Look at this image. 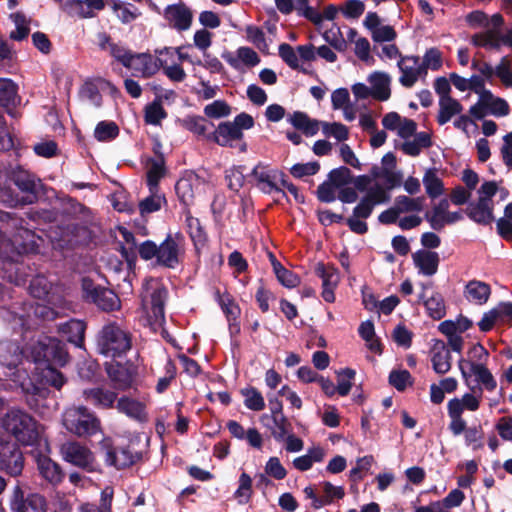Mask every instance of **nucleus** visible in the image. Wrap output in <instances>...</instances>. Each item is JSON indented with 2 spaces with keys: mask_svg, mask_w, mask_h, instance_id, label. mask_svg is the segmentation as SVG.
<instances>
[{
  "mask_svg": "<svg viewBox=\"0 0 512 512\" xmlns=\"http://www.w3.org/2000/svg\"><path fill=\"white\" fill-rule=\"evenodd\" d=\"M355 374V371L350 368H346L338 372L336 387L339 395L346 396L349 394Z\"/></svg>",
  "mask_w": 512,
  "mask_h": 512,
  "instance_id": "nucleus-63",
  "label": "nucleus"
},
{
  "mask_svg": "<svg viewBox=\"0 0 512 512\" xmlns=\"http://www.w3.org/2000/svg\"><path fill=\"white\" fill-rule=\"evenodd\" d=\"M3 426L24 445H34L41 433V426L37 421L24 410L17 408H12L6 413Z\"/></svg>",
  "mask_w": 512,
  "mask_h": 512,
  "instance_id": "nucleus-3",
  "label": "nucleus"
},
{
  "mask_svg": "<svg viewBox=\"0 0 512 512\" xmlns=\"http://www.w3.org/2000/svg\"><path fill=\"white\" fill-rule=\"evenodd\" d=\"M132 347V334L116 322L105 324L96 338L99 354L116 358L125 355Z\"/></svg>",
  "mask_w": 512,
  "mask_h": 512,
  "instance_id": "nucleus-1",
  "label": "nucleus"
},
{
  "mask_svg": "<svg viewBox=\"0 0 512 512\" xmlns=\"http://www.w3.org/2000/svg\"><path fill=\"white\" fill-rule=\"evenodd\" d=\"M82 289L84 298L102 311L111 312L121 307V301L113 290L97 285L88 278L83 279Z\"/></svg>",
  "mask_w": 512,
  "mask_h": 512,
  "instance_id": "nucleus-7",
  "label": "nucleus"
},
{
  "mask_svg": "<svg viewBox=\"0 0 512 512\" xmlns=\"http://www.w3.org/2000/svg\"><path fill=\"white\" fill-rule=\"evenodd\" d=\"M86 324L84 321L71 319L58 325V332L67 339L68 342L77 347H82Z\"/></svg>",
  "mask_w": 512,
  "mask_h": 512,
  "instance_id": "nucleus-25",
  "label": "nucleus"
},
{
  "mask_svg": "<svg viewBox=\"0 0 512 512\" xmlns=\"http://www.w3.org/2000/svg\"><path fill=\"white\" fill-rule=\"evenodd\" d=\"M274 273L277 280L287 288H294L300 283L299 277L292 271L286 269L281 263L274 264Z\"/></svg>",
  "mask_w": 512,
  "mask_h": 512,
  "instance_id": "nucleus-59",
  "label": "nucleus"
},
{
  "mask_svg": "<svg viewBox=\"0 0 512 512\" xmlns=\"http://www.w3.org/2000/svg\"><path fill=\"white\" fill-rule=\"evenodd\" d=\"M105 371L114 388L123 391L132 387L137 375V368L128 362L125 364L116 361L106 362Z\"/></svg>",
  "mask_w": 512,
  "mask_h": 512,
  "instance_id": "nucleus-14",
  "label": "nucleus"
},
{
  "mask_svg": "<svg viewBox=\"0 0 512 512\" xmlns=\"http://www.w3.org/2000/svg\"><path fill=\"white\" fill-rule=\"evenodd\" d=\"M212 138L218 145L232 147V142L243 138V132L236 127L232 122H222L213 132Z\"/></svg>",
  "mask_w": 512,
  "mask_h": 512,
  "instance_id": "nucleus-28",
  "label": "nucleus"
},
{
  "mask_svg": "<svg viewBox=\"0 0 512 512\" xmlns=\"http://www.w3.org/2000/svg\"><path fill=\"white\" fill-rule=\"evenodd\" d=\"M99 448L104 454L105 463L117 469L127 468L140 459V454L132 452L129 448H114L110 438H103L99 443Z\"/></svg>",
  "mask_w": 512,
  "mask_h": 512,
  "instance_id": "nucleus-9",
  "label": "nucleus"
},
{
  "mask_svg": "<svg viewBox=\"0 0 512 512\" xmlns=\"http://www.w3.org/2000/svg\"><path fill=\"white\" fill-rule=\"evenodd\" d=\"M62 424L71 434L79 438L91 437L101 432V421L85 406H72L64 410Z\"/></svg>",
  "mask_w": 512,
  "mask_h": 512,
  "instance_id": "nucleus-4",
  "label": "nucleus"
},
{
  "mask_svg": "<svg viewBox=\"0 0 512 512\" xmlns=\"http://www.w3.org/2000/svg\"><path fill=\"white\" fill-rule=\"evenodd\" d=\"M40 375L41 381L44 384L50 385L56 388L57 390H60L61 387L66 382V379L63 376V374L54 367H52L51 365H45V367L41 369Z\"/></svg>",
  "mask_w": 512,
  "mask_h": 512,
  "instance_id": "nucleus-52",
  "label": "nucleus"
},
{
  "mask_svg": "<svg viewBox=\"0 0 512 512\" xmlns=\"http://www.w3.org/2000/svg\"><path fill=\"white\" fill-rule=\"evenodd\" d=\"M369 81L371 83L372 97L379 101H386L390 98V82L391 78L383 72L373 73Z\"/></svg>",
  "mask_w": 512,
  "mask_h": 512,
  "instance_id": "nucleus-34",
  "label": "nucleus"
},
{
  "mask_svg": "<svg viewBox=\"0 0 512 512\" xmlns=\"http://www.w3.org/2000/svg\"><path fill=\"white\" fill-rule=\"evenodd\" d=\"M24 220L13 215L10 223L6 225L5 233H10L14 242L24 251H33L36 247L34 233L23 226Z\"/></svg>",
  "mask_w": 512,
  "mask_h": 512,
  "instance_id": "nucleus-17",
  "label": "nucleus"
},
{
  "mask_svg": "<svg viewBox=\"0 0 512 512\" xmlns=\"http://www.w3.org/2000/svg\"><path fill=\"white\" fill-rule=\"evenodd\" d=\"M83 397L87 402L91 403L97 408L109 409L113 407L117 398V394L104 388L95 387L91 389H85L83 391Z\"/></svg>",
  "mask_w": 512,
  "mask_h": 512,
  "instance_id": "nucleus-27",
  "label": "nucleus"
},
{
  "mask_svg": "<svg viewBox=\"0 0 512 512\" xmlns=\"http://www.w3.org/2000/svg\"><path fill=\"white\" fill-rule=\"evenodd\" d=\"M116 407L121 413H124L137 421L144 422L147 420L145 406L137 400L128 397H121L117 401Z\"/></svg>",
  "mask_w": 512,
  "mask_h": 512,
  "instance_id": "nucleus-36",
  "label": "nucleus"
},
{
  "mask_svg": "<svg viewBox=\"0 0 512 512\" xmlns=\"http://www.w3.org/2000/svg\"><path fill=\"white\" fill-rule=\"evenodd\" d=\"M462 111L463 106L458 100L452 97L439 99L437 122L439 125H444L449 122L452 117L459 115Z\"/></svg>",
  "mask_w": 512,
  "mask_h": 512,
  "instance_id": "nucleus-40",
  "label": "nucleus"
},
{
  "mask_svg": "<svg viewBox=\"0 0 512 512\" xmlns=\"http://www.w3.org/2000/svg\"><path fill=\"white\" fill-rule=\"evenodd\" d=\"M401 72L399 82L407 88L412 87L421 76H426L427 71L421 66L418 56H403L397 63Z\"/></svg>",
  "mask_w": 512,
  "mask_h": 512,
  "instance_id": "nucleus-18",
  "label": "nucleus"
},
{
  "mask_svg": "<svg viewBox=\"0 0 512 512\" xmlns=\"http://www.w3.org/2000/svg\"><path fill=\"white\" fill-rule=\"evenodd\" d=\"M9 182L18 189L21 199L28 205L37 201L41 181L34 174L18 169L12 172Z\"/></svg>",
  "mask_w": 512,
  "mask_h": 512,
  "instance_id": "nucleus-11",
  "label": "nucleus"
},
{
  "mask_svg": "<svg viewBox=\"0 0 512 512\" xmlns=\"http://www.w3.org/2000/svg\"><path fill=\"white\" fill-rule=\"evenodd\" d=\"M491 294L490 286L482 281L472 280L469 281L465 287V296L470 302L479 305L485 304Z\"/></svg>",
  "mask_w": 512,
  "mask_h": 512,
  "instance_id": "nucleus-37",
  "label": "nucleus"
},
{
  "mask_svg": "<svg viewBox=\"0 0 512 512\" xmlns=\"http://www.w3.org/2000/svg\"><path fill=\"white\" fill-rule=\"evenodd\" d=\"M165 202V197L158 193V190L151 192V195L143 199L139 203V211L141 215L150 214L161 209Z\"/></svg>",
  "mask_w": 512,
  "mask_h": 512,
  "instance_id": "nucleus-55",
  "label": "nucleus"
},
{
  "mask_svg": "<svg viewBox=\"0 0 512 512\" xmlns=\"http://www.w3.org/2000/svg\"><path fill=\"white\" fill-rule=\"evenodd\" d=\"M412 258L420 273L426 276H432L436 274L440 262V258L437 252L422 249L416 251L412 255Z\"/></svg>",
  "mask_w": 512,
  "mask_h": 512,
  "instance_id": "nucleus-24",
  "label": "nucleus"
},
{
  "mask_svg": "<svg viewBox=\"0 0 512 512\" xmlns=\"http://www.w3.org/2000/svg\"><path fill=\"white\" fill-rule=\"evenodd\" d=\"M164 162L163 160H151L147 169V185L149 191L153 192L158 190V183L164 176Z\"/></svg>",
  "mask_w": 512,
  "mask_h": 512,
  "instance_id": "nucleus-49",
  "label": "nucleus"
},
{
  "mask_svg": "<svg viewBox=\"0 0 512 512\" xmlns=\"http://www.w3.org/2000/svg\"><path fill=\"white\" fill-rule=\"evenodd\" d=\"M419 298L423 300L426 310L431 318L440 320L445 316V304L441 294L434 293L431 297L426 299V295L423 291L419 295Z\"/></svg>",
  "mask_w": 512,
  "mask_h": 512,
  "instance_id": "nucleus-42",
  "label": "nucleus"
},
{
  "mask_svg": "<svg viewBox=\"0 0 512 512\" xmlns=\"http://www.w3.org/2000/svg\"><path fill=\"white\" fill-rule=\"evenodd\" d=\"M458 366L465 380L468 379L470 374H473L477 383L482 384L486 390L493 391L496 389L497 382L486 367V364L474 363L473 361H466V359L461 358L458 361Z\"/></svg>",
  "mask_w": 512,
  "mask_h": 512,
  "instance_id": "nucleus-16",
  "label": "nucleus"
},
{
  "mask_svg": "<svg viewBox=\"0 0 512 512\" xmlns=\"http://www.w3.org/2000/svg\"><path fill=\"white\" fill-rule=\"evenodd\" d=\"M24 468V456L14 442H0V470L10 476H18Z\"/></svg>",
  "mask_w": 512,
  "mask_h": 512,
  "instance_id": "nucleus-15",
  "label": "nucleus"
},
{
  "mask_svg": "<svg viewBox=\"0 0 512 512\" xmlns=\"http://www.w3.org/2000/svg\"><path fill=\"white\" fill-rule=\"evenodd\" d=\"M0 202L8 207L28 205L24 199H21L18 189L10 182L0 188Z\"/></svg>",
  "mask_w": 512,
  "mask_h": 512,
  "instance_id": "nucleus-46",
  "label": "nucleus"
},
{
  "mask_svg": "<svg viewBox=\"0 0 512 512\" xmlns=\"http://www.w3.org/2000/svg\"><path fill=\"white\" fill-rule=\"evenodd\" d=\"M33 355L36 362L45 365L64 366L69 360L65 344L56 338L50 337H46L34 346Z\"/></svg>",
  "mask_w": 512,
  "mask_h": 512,
  "instance_id": "nucleus-6",
  "label": "nucleus"
},
{
  "mask_svg": "<svg viewBox=\"0 0 512 512\" xmlns=\"http://www.w3.org/2000/svg\"><path fill=\"white\" fill-rule=\"evenodd\" d=\"M480 97L481 103L485 106L488 113L497 117L509 114L508 103L502 98L495 97L489 90L482 91Z\"/></svg>",
  "mask_w": 512,
  "mask_h": 512,
  "instance_id": "nucleus-39",
  "label": "nucleus"
},
{
  "mask_svg": "<svg viewBox=\"0 0 512 512\" xmlns=\"http://www.w3.org/2000/svg\"><path fill=\"white\" fill-rule=\"evenodd\" d=\"M323 491L324 495L322 496V500L315 501L314 508L319 509L325 505L332 503V501L336 499H342L345 495L344 489L340 486H334L330 482L323 483Z\"/></svg>",
  "mask_w": 512,
  "mask_h": 512,
  "instance_id": "nucleus-50",
  "label": "nucleus"
},
{
  "mask_svg": "<svg viewBox=\"0 0 512 512\" xmlns=\"http://www.w3.org/2000/svg\"><path fill=\"white\" fill-rule=\"evenodd\" d=\"M10 509L12 512H46L47 502L42 495L26 494L19 486H16L10 499Z\"/></svg>",
  "mask_w": 512,
  "mask_h": 512,
  "instance_id": "nucleus-13",
  "label": "nucleus"
},
{
  "mask_svg": "<svg viewBox=\"0 0 512 512\" xmlns=\"http://www.w3.org/2000/svg\"><path fill=\"white\" fill-rule=\"evenodd\" d=\"M423 184L425 186L426 193L431 198H437L444 192L443 182L438 177L437 172L434 169H429L425 172Z\"/></svg>",
  "mask_w": 512,
  "mask_h": 512,
  "instance_id": "nucleus-45",
  "label": "nucleus"
},
{
  "mask_svg": "<svg viewBox=\"0 0 512 512\" xmlns=\"http://www.w3.org/2000/svg\"><path fill=\"white\" fill-rule=\"evenodd\" d=\"M433 369L437 374H445L451 369V354L442 345L441 350L435 351L432 356Z\"/></svg>",
  "mask_w": 512,
  "mask_h": 512,
  "instance_id": "nucleus-53",
  "label": "nucleus"
},
{
  "mask_svg": "<svg viewBox=\"0 0 512 512\" xmlns=\"http://www.w3.org/2000/svg\"><path fill=\"white\" fill-rule=\"evenodd\" d=\"M244 397V405L252 411H261L265 408L262 394L254 387L243 388L240 391Z\"/></svg>",
  "mask_w": 512,
  "mask_h": 512,
  "instance_id": "nucleus-48",
  "label": "nucleus"
},
{
  "mask_svg": "<svg viewBox=\"0 0 512 512\" xmlns=\"http://www.w3.org/2000/svg\"><path fill=\"white\" fill-rule=\"evenodd\" d=\"M184 255V239L180 234H168L158 246L157 263L163 267L176 268Z\"/></svg>",
  "mask_w": 512,
  "mask_h": 512,
  "instance_id": "nucleus-8",
  "label": "nucleus"
},
{
  "mask_svg": "<svg viewBox=\"0 0 512 512\" xmlns=\"http://www.w3.org/2000/svg\"><path fill=\"white\" fill-rule=\"evenodd\" d=\"M167 299L168 290L162 283L154 279L146 282L142 294V306L147 315V322L154 331L163 328Z\"/></svg>",
  "mask_w": 512,
  "mask_h": 512,
  "instance_id": "nucleus-2",
  "label": "nucleus"
},
{
  "mask_svg": "<svg viewBox=\"0 0 512 512\" xmlns=\"http://www.w3.org/2000/svg\"><path fill=\"white\" fill-rule=\"evenodd\" d=\"M113 10L117 13L119 20L124 24L134 21L141 15L140 11L135 6L120 2L114 3Z\"/></svg>",
  "mask_w": 512,
  "mask_h": 512,
  "instance_id": "nucleus-60",
  "label": "nucleus"
},
{
  "mask_svg": "<svg viewBox=\"0 0 512 512\" xmlns=\"http://www.w3.org/2000/svg\"><path fill=\"white\" fill-rule=\"evenodd\" d=\"M467 22L473 27H483L484 30L482 32L476 33L471 37V43L476 46L475 39L487 33L489 30H492L494 27L493 16L488 18V16L482 11H473L469 13L466 17Z\"/></svg>",
  "mask_w": 512,
  "mask_h": 512,
  "instance_id": "nucleus-43",
  "label": "nucleus"
},
{
  "mask_svg": "<svg viewBox=\"0 0 512 512\" xmlns=\"http://www.w3.org/2000/svg\"><path fill=\"white\" fill-rule=\"evenodd\" d=\"M51 288L52 284L45 276L37 275L30 281L29 292L34 298L45 299Z\"/></svg>",
  "mask_w": 512,
  "mask_h": 512,
  "instance_id": "nucleus-51",
  "label": "nucleus"
},
{
  "mask_svg": "<svg viewBox=\"0 0 512 512\" xmlns=\"http://www.w3.org/2000/svg\"><path fill=\"white\" fill-rule=\"evenodd\" d=\"M22 253L25 252L20 249L17 251V254L14 255V259H3L7 279L17 286L25 284L28 277V274L25 272L26 267L23 263L18 261V258Z\"/></svg>",
  "mask_w": 512,
  "mask_h": 512,
  "instance_id": "nucleus-30",
  "label": "nucleus"
},
{
  "mask_svg": "<svg viewBox=\"0 0 512 512\" xmlns=\"http://www.w3.org/2000/svg\"><path fill=\"white\" fill-rule=\"evenodd\" d=\"M494 27L484 35H480L475 39L476 47L485 49L499 50L502 45H508L512 48V29L507 33L502 32L504 19L501 14L493 15Z\"/></svg>",
  "mask_w": 512,
  "mask_h": 512,
  "instance_id": "nucleus-12",
  "label": "nucleus"
},
{
  "mask_svg": "<svg viewBox=\"0 0 512 512\" xmlns=\"http://www.w3.org/2000/svg\"><path fill=\"white\" fill-rule=\"evenodd\" d=\"M326 455L325 450L320 447H312L308 449L305 455L296 457L292 464L298 471L304 472L312 468L314 463H320L324 460Z\"/></svg>",
  "mask_w": 512,
  "mask_h": 512,
  "instance_id": "nucleus-38",
  "label": "nucleus"
},
{
  "mask_svg": "<svg viewBox=\"0 0 512 512\" xmlns=\"http://www.w3.org/2000/svg\"><path fill=\"white\" fill-rule=\"evenodd\" d=\"M23 358V353L18 343L4 341L0 343V364L9 368H16Z\"/></svg>",
  "mask_w": 512,
  "mask_h": 512,
  "instance_id": "nucleus-31",
  "label": "nucleus"
},
{
  "mask_svg": "<svg viewBox=\"0 0 512 512\" xmlns=\"http://www.w3.org/2000/svg\"><path fill=\"white\" fill-rule=\"evenodd\" d=\"M21 389L23 397L28 407L40 416L49 415L52 411L48 388L41 385H36L29 381L22 383Z\"/></svg>",
  "mask_w": 512,
  "mask_h": 512,
  "instance_id": "nucleus-10",
  "label": "nucleus"
},
{
  "mask_svg": "<svg viewBox=\"0 0 512 512\" xmlns=\"http://www.w3.org/2000/svg\"><path fill=\"white\" fill-rule=\"evenodd\" d=\"M159 69L163 68L165 75L174 82H182L186 78L184 69L177 63L168 64V59L158 55Z\"/></svg>",
  "mask_w": 512,
  "mask_h": 512,
  "instance_id": "nucleus-56",
  "label": "nucleus"
},
{
  "mask_svg": "<svg viewBox=\"0 0 512 512\" xmlns=\"http://www.w3.org/2000/svg\"><path fill=\"white\" fill-rule=\"evenodd\" d=\"M466 214L477 224L490 225L494 220L493 203H489L485 199H478L477 202L468 205Z\"/></svg>",
  "mask_w": 512,
  "mask_h": 512,
  "instance_id": "nucleus-23",
  "label": "nucleus"
},
{
  "mask_svg": "<svg viewBox=\"0 0 512 512\" xmlns=\"http://www.w3.org/2000/svg\"><path fill=\"white\" fill-rule=\"evenodd\" d=\"M251 176L256 180V186L266 194L281 193L285 196L283 189L277 186L272 176L264 166L258 164L251 172Z\"/></svg>",
  "mask_w": 512,
  "mask_h": 512,
  "instance_id": "nucleus-32",
  "label": "nucleus"
},
{
  "mask_svg": "<svg viewBox=\"0 0 512 512\" xmlns=\"http://www.w3.org/2000/svg\"><path fill=\"white\" fill-rule=\"evenodd\" d=\"M199 184V179L195 174H188L180 178L176 185L175 190L179 200L186 206L193 202L195 196V187Z\"/></svg>",
  "mask_w": 512,
  "mask_h": 512,
  "instance_id": "nucleus-33",
  "label": "nucleus"
},
{
  "mask_svg": "<svg viewBox=\"0 0 512 512\" xmlns=\"http://www.w3.org/2000/svg\"><path fill=\"white\" fill-rule=\"evenodd\" d=\"M165 112L161 103L154 101L145 108V122L151 125H159L161 120L166 118Z\"/></svg>",
  "mask_w": 512,
  "mask_h": 512,
  "instance_id": "nucleus-62",
  "label": "nucleus"
},
{
  "mask_svg": "<svg viewBox=\"0 0 512 512\" xmlns=\"http://www.w3.org/2000/svg\"><path fill=\"white\" fill-rule=\"evenodd\" d=\"M62 459L86 472L98 471V463L94 453L86 445L76 440H68L60 445Z\"/></svg>",
  "mask_w": 512,
  "mask_h": 512,
  "instance_id": "nucleus-5",
  "label": "nucleus"
},
{
  "mask_svg": "<svg viewBox=\"0 0 512 512\" xmlns=\"http://www.w3.org/2000/svg\"><path fill=\"white\" fill-rule=\"evenodd\" d=\"M164 17L169 25L178 30H188L192 24V11L183 3L169 5L164 10Z\"/></svg>",
  "mask_w": 512,
  "mask_h": 512,
  "instance_id": "nucleus-21",
  "label": "nucleus"
},
{
  "mask_svg": "<svg viewBox=\"0 0 512 512\" xmlns=\"http://www.w3.org/2000/svg\"><path fill=\"white\" fill-rule=\"evenodd\" d=\"M37 468L40 475L52 485L62 482L64 473L58 463L47 456L37 459Z\"/></svg>",
  "mask_w": 512,
  "mask_h": 512,
  "instance_id": "nucleus-29",
  "label": "nucleus"
},
{
  "mask_svg": "<svg viewBox=\"0 0 512 512\" xmlns=\"http://www.w3.org/2000/svg\"><path fill=\"white\" fill-rule=\"evenodd\" d=\"M17 85L10 79L0 78V104L7 106L15 103Z\"/></svg>",
  "mask_w": 512,
  "mask_h": 512,
  "instance_id": "nucleus-57",
  "label": "nucleus"
},
{
  "mask_svg": "<svg viewBox=\"0 0 512 512\" xmlns=\"http://www.w3.org/2000/svg\"><path fill=\"white\" fill-rule=\"evenodd\" d=\"M114 489L106 486L100 493L99 503L86 502L79 505L77 512H112Z\"/></svg>",
  "mask_w": 512,
  "mask_h": 512,
  "instance_id": "nucleus-35",
  "label": "nucleus"
},
{
  "mask_svg": "<svg viewBox=\"0 0 512 512\" xmlns=\"http://www.w3.org/2000/svg\"><path fill=\"white\" fill-rule=\"evenodd\" d=\"M267 427L270 429L273 438L278 442L284 441L285 437L292 431L291 423L284 415L270 418Z\"/></svg>",
  "mask_w": 512,
  "mask_h": 512,
  "instance_id": "nucleus-44",
  "label": "nucleus"
},
{
  "mask_svg": "<svg viewBox=\"0 0 512 512\" xmlns=\"http://www.w3.org/2000/svg\"><path fill=\"white\" fill-rule=\"evenodd\" d=\"M96 37L100 50L109 52L110 56L120 62L124 67L131 66L130 60L134 52L120 43L113 42L110 35L106 32H100Z\"/></svg>",
  "mask_w": 512,
  "mask_h": 512,
  "instance_id": "nucleus-20",
  "label": "nucleus"
},
{
  "mask_svg": "<svg viewBox=\"0 0 512 512\" xmlns=\"http://www.w3.org/2000/svg\"><path fill=\"white\" fill-rule=\"evenodd\" d=\"M128 69L134 70L143 77H150L159 70L158 57L153 59L148 53H133Z\"/></svg>",
  "mask_w": 512,
  "mask_h": 512,
  "instance_id": "nucleus-26",
  "label": "nucleus"
},
{
  "mask_svg": "<svg viewBox=\"0 0 512 512\" xmlns=\"http://www.w3.org/2000/svg\"><path fill=\"white\" fill-rule=\"evenodd\" d=\"M104 7V0H69L62 4L64 12L78 18H92L96 11H101Z\"/></svg>",
  "mask_w": 512,
  "mask_h": 512,
  "instance_id": "nucleus-19",
  "label": "nucleus"
},
{
  "mask_svg": "<svg viewBox=\"0 0 512 512\" xmlns=\"http://www.w3.org/2000/svg\"><path fill=\"white\" fill-rule=\"evenodd\" d=\"M289 122L307 136H313L319 130V122L317 120L310 119L304 112H294L290 115Z\"/></svg>",
  "mask_w": 512,
  "mask_h": 512,
  "instance_id": "nucleus-41",
  "label": "nucleus"
},
{
  "mask_svg": "<svg viewBox=\"0 0 512 512\" xmlns=\"http://www.w3.org/2000/svg\"><path fill=\"white\" fill-rule=\"evenodd\" d=\"M252 496V479L243 472L239 477V486L234 493V497L241 505L247 504Z\"/></svg>",
  "mask_w": 512,
  "mask_h": 512,
  "instance_id": "nucleus-54",
  "label": "nucleus"
},
{
  "mask_svg": "<svg viewBox=\"0 0 512 512\" xmlns=\"http://www.w3.org/2000/svg\"><path fill=\"white\" fill-rule=\"evenodd\" d=\"M316 275L322 280V297L328 302L332 303L335 300L334 289L339 282V275L332 267H327L323 263H318L315 267Z\"/></svg>",
  "mask_w": 512,
  "mask_h": 512,
  "instance_id": "nucleus-22",
  "label": "nucleus"
},
{
  "mask_svg": "<svg viewBox=\"0 0 512 512\" xmlns=\"http://www.w3.org/2000/svg\"><path fill=\"white\" fill-rule=\"evenodd\" d=\"M119 128L115 122L101 121L97 124L94 135L99 141H109L116 138Z\"/></svg>",
  "mask_w": 512,
  "mask_h": 512,
  "instance_id": "nucleus-58",
  "label": "nucleus"
},
{
  "mask_svg": "<svg viewBox=\"0 0 512 512\" xmlns=\"http://www.w3.org/2000/svg\"><path fill=\"white\" fill-rule=\"evenodd\" d=\"M294 9L299 15L305 17L314 24L322 22V14L315 8L309 6V0H296Z\"/></svg>",
  "mask_w": 512,
  "mask_h": 512,
  "instance_id": "nucleus-61",
  "label": "nucleus"
},
{
  "mask_svg": "<svg viewBox=\"0 0 512 512\" xmlns=\"http://www.w3.org/2000/svg\"><path fill=\"white\" fill-rule=\"evenodd\" d=\"M424 198H410L400 195L395 198L394 205L400 214L409 212H421L423 209Z\"/></svg>",
  "mask_w": 512,
  "mask_h": 512,
  "instance_id": "nucleus-47",
  "label": "nucleus"
},
{
  "mask_svg": "<svg viewBox=\"0 0 512 512\" xmlns=\"http://www.w3.org/2000/svg\"><path fill=\"white\" fill-rule=\"evenodd\" d=\"M389 383L398 391H403L412 384V377L407 370H393L389 375Z\"/></svg>",
  "mask_w": 512,
  "mask_h": 512,
  "instance_id": "nucleus-64",
  "label": "nucleus"
}]
</instances>
